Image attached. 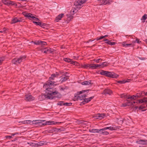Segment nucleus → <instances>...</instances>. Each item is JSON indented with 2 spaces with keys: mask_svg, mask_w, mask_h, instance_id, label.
Masks as SVG:
<instances>
[{
  "mask_svg": "<svg viewBox=\"0 0 147 147\" xmlns=\"http://www.w3.org/2000/svg\"><path fill=\"white\" fill-rule=\"evenodd\" d=\"M55 83V82L48 81L43 86V88L46 89L45 92L47 94L46 97L48 99H53L54 96L58 93L56 88L52 87V85H54Z\"/></svg>",
  "mask_w": 147,
  "mask_h": 147,
  "instance_id": "1",
  "label": "nucleus"
},
{
  "mask_svg": "<svg viewBox=\"0 0 147 147\" xmlns=\"http://www.w3.org/2000/svg\"><path fill=\"white\" fill-rule=\"evenodd\" d=\"M89 90H82L80 92H78L75 95V98L78 100H84L86 97L87 96L88 94V92Z\"/></svg>",
  "mask_w": 147,
  "mask_h": 147,
  "instance_id": "2",
  "label": "nucleus"
},
{
  "mask_svg": "<svg viewBox=\"0 0 147 147\" xmlns=\"http://www.w3.org/2000/svg\"><path fill=\"white\" fill-rule=\"evenodd\" d=\"M45 121V120H35L33 121L34 125H52L55 124L54 122L53 121H47L46 122L43 123Z\"/></svg>",
  "mask_w": 147,
  "mask_h": 147,
  "instance_id": "3",
  "label": "nucleus"
},
{
  "mask_svg": "<svg viewBox=\"0 0 147 147\" xmlns=\"http://www.w3.org/2000/svg\"><path fill=\"white\" fill-rule=\"evenodd\" d=\"M87 0H77L74 3L75 8L80 9L83 6L84 3Z\"/></svg>",
  "mask_w": 147,
  "mask_h": 147,
  "instance_id": "4",
  "label": "nucleus"
},
{
  "mask_svg": "<svg viewBox=\"0 0 147 147\" xmlns=\"http://www.w3.org/2000/svg\"><path fill=\"white\" fill-rule=\"evenodd\" d=\"M113 2V0H100V5H105L107 4H109Z\"/></svg>",
  "mask_w": 147,
  "mask_h": 147,
  "instance_id": "5",
  "label": "nucleus"
},
{
  "mask_svg": "<svg viewBox=\"0 0 147 147\" xmlns=\"http://www.w3.org/2000/svg\"><path fill=\"white\" fill-rule=\"evenodd\" d=\"M106 76L108 77L112 78H117L118 77V76L116 74L114 73H112L111 72L107 71Z\"/></svg>",
  "mask_w": 147,
  "mask_h": 147,
  "instance_id": "6",
  "label": "nucleus"
},
{
  "mask_svg": "<svg viewBox=\"0 0 147 147\" xmlns=\"http://www.w3.org/2000/svg\"><path fill=\"white\" fill-rule=\"evenodd\" d=\"M3 3L5 5H13L16 4L15 2L9 0H3Z\"/></svg>",
  "mask_w": 147,
  "mask_h": 147,
  "instance_id": "7",
  "label": "nucleus"
},
{
  "mask_svg": "<svg viewBox=\"0 0 147 147\" xmlns=\"http://www.w3.org/2000/svg\"><path fill=\"white\" fill-rule=\"evenodd\" d=\"M25 97V100L26 101H30L34 100V98L30 94L26 95Z\"/></svg>",
  "mask_w": 147,
  "mask_h": 147,
  "instance_id": "8",
  "label": "nucleus"
},
{
  "mask_svg": "<svg viewBox=\"0 0 147 147\" xmlns=\"http://www.w3.org/2000/svg\"><path fill=\"white\" fill-rule=\"evenodd\" d=\"M106 127H104L102 129H99L98 133L101 134L103 135H107L109 134V133L107 131H106L107 129H106Z\"/></svg>",
  "mask_w": 147,
  "mask_h": 147,
  "instance_id": "9",
  "label": "nucleus"
},
{
  "mask_svg": "<svg viewBox=\"0 0 147 147\" xmlns=\"http://www.w3.org/2000/svg\"><path fill=\"white\" fill-rule=\"evenodd\" d=\"M136 143L143 145H147V140H140L136 141Z\"/></svg>",
  "mask_w": 147,
  "mask_h": 147,
  "instance_id": "10",
  "label": "nucleus"
},
{
  "mask_svg": "<svg viewBox=\"0 0 147 147\" xmlns=\"http://www.w3.org/2000/svg\"><path fill=\"white\" fill-rule=\"evenodd\" d=\"M24 15L25 17L28 18L30 20H32L33 18H34L33 15L30 13H24Z\"/></svg>",
  "mask_w": 147,
  "mask_h": 147,
  "instance_id": "11",
  "label": "nucleus"
},
{
  "mask_svg": "<svg viewBox=\"0 0 147 147\" xmlns=\"http://www.w3.org/2000/svg\"><path fill=\"white\" fill-rule=\"evenodd\" d=\"M59 75L57 73H56V74H52L51 75V76L49 78V80L48 81H50L52 82H55L54 81H51L52 80H54L55 78L57 77Z\"/></svg>",
  "mask_w": 147,
  "mask_h": 147,
  "instance_id": "12",
  "label": "nucleus"
},
{
  "mask_svg": "<svg viewBox=\"0 0 147 147\" xmlns=\"http://www.w3.org/2000/svg\"><path fill=\"white\" fill-rule=\"evenodd\" d=\"M63 60L65 62H70L71 63V64H73L74 65L76 64V63H77V62H76L75 61H72V60L71 59L67 58H65L63 59Z\"/></svg>",
  "mask_w": 147,
  "mask_h": 147,
  "instance_id": "13",
  "label": "nucleus"
},
{
  "mask_svg": "<svg viewBox=\"0 0 147 147\" xmlns=\"http://www.w3.org/2000/svg\"><path fill=\"white\" fill-rule=\"evenodd\" d=\"M105 115L104 114L98 113L95 115V117L96 119H101L104 118Z\"/></svg>",
  "mask_w": 147,
  "mask_h": 147,
  "instance_id": "14",
  "label": "nucleus"
},
{
  "mask_svg": "<svg viewBox=\"0 0 147 147\" xmlns=\"http://www.w3.org/2000/svg\"><path fill=\"white\" fill-rule=\"evenodd\" d=\"M94 98V96H92L89 98L84 99L82 103L83 104H84L86 103H88L91 101V100Z\"/></svg>",
  "mask_w": 147,
  "mask_h": 147,
  "instance_id": "15",
  "label": "nucleus"
},
{
  "mask_svg": "<svg viewBox=\"0 0 147 147\" xmlns=\"http://www.w3.org/2000/svg\"><path fill=\"white\" fill-rule=\"evenodd\" d=\"M51 49H47L46 48L44 49H42V51L45 53H51L53 52L51 50Z\"/></svg>",
  "mask_w": 147,
  "mask_h": 147,
  "instance_id": "16",
  "label": "nucleus"
},
{
  "mask_svg": "<svg viewBox=\"0 0 147 147\" xmlns=\"http://www.w3.org/2000/svg\"><path fill=\"white\" fill-rule=\"evenodd\" d=\"M21 21V19L20 18H15L12 20L11 23L14 24L17 22H20Z\"/></svg>",
  "mask_w": 147,
  "mask_h": 147,
  "instance_id": "17",
  "label": "nucleus"
},
{
  "mask_svg": "<svg viewBox=\"0 0 147 147\" xmlns=\"http://www.w3.org/2000/svg\"><path fill=\"white\" fill-rule=\"evenodd\" d=\"M82 84L83 85H90L91 86L92 85V83H91V81H84L82 83Z\"/></svg>",
  "mask_w": 147,
  "mask_h": 147,
  "instance_id": "18",
  "label": "nucleus"
},
{
  "mask_svg": "<svg viewBox=\"0 0 147 147\" xmlns=\"http://www.w3.org/2000/svg\"><path fill=\"white\" fill-rule=\"evenodd\" d=\"M64 16V14H59L58 16H57L55 18V20L57 22H58L59 20H60L61 18L63 17Z\"/></svg>",
  "mask_w": 147,
  "mask_h": 147,
  "instance_id": "19",
  "label": "nucleus"
},
{
  "mask_svg": "<svg viewBox=\"0 0 147 147\" xmlns=\"http://www.w3.org/2000/svg\"><path fill=\"white\" fill-rule=\"evenodd\" d=\"M18 58H15L12 60V63L14 64L18 65L20 64Z\"/></svg>",
  "mask_w": 147,
  "mask_h": 147,
  "instance_id": "20",
  "label": "nucleus"
},
{
  "mask_svg": "<svg viewBox=\"0 0 147 147\" xmlns=\"http://www.w3.org/2000/svg\"><path fill=\"white\" fill-rule=\"evenodd\" d=\"M104 93L105 95L108 94L110 95L112 94V91L109 89H107L105 90Z\"/></svg>",
  "mask_w": 147,
  "mask_h": 147,
  "instance_id": "21",
  "label": "nucleus"
},
{
  "mask_svg": "<svg viewBox=\"0 0 147 147\" xmlns=\"http://www.w3.org/2000/svg\"><path fill=\"white\" fill-rule=\"evenodd\" d=\"M26 57V56L25 55L21 56L19 58H18L19 61L20 63L24 61Z\"/></svg>",
  "mask_w": 147,
  "mask_h": 147,
  "instance_id": "22",
  "label": "nucleus"
},
{
  "mask_svg": "<svg viewBox=\"0 0 147 147\" xmlns=\"http://www.w3.org/2000/svg\"><path fill=\"white\" fill-rule=\"evenodd\" d=\"M109 63L107 62H105L102 63L100 64H99V65H100V67H106L109 65Z\"/></svg>",
  "mask_w": 147,
  "mask_h": 147,
  "instance_id": "23",
  "label": "nucleus"
},
{
  "mask_svg": "<svg viewBox=\"0 0 147 147\" xmlns=\"http://www.w3.org/2000/svg\"><path fill=\"white\" fill-rule=\"evenodd\" d=\"M143 94L146 95V94H145V92H142L140 93L136 94V95L137 98L141 96Z\"/></svg>",
  "mask_w": 147,
  "mask_h": 147,
  "instance_id": "24",
  "label": "nucleus"
},
{
  "mask_svg": "<svg viewBox=\"0 0 147 147\" xmlns=\"http://www.w3.org/2000/svg\"><path fill=\"white\" fill-rule=\"evenodd\" d=\"M100 65H99V64H92L91 69H96L98 67H100Z\"/></svg>",
  "mask_w": 147,
  "mask_h": 147,
  "instance_id": "25",
  "label": "nucleus"
},
{
  "mask_svg": "<svg viewBox=\"0 0 147 147\" xmlns=\"http://www.w3.org/2000/svg\"><path fill=\"white\" fill-rule=\"evenodd\" d=\"M99 129H89V132L92 133H98Z\"/></svg>",
  "mask_w": 147,
  "mask_h": 147,
  "instance_id": "26",
  "label": "nucleus"
},
{
  "mask_svg": "<svg viewBox=\"0 0 147 147\" xmlns=\"http://www.w3.org/2000/svg\"><path fill=\"white\" fill-rule=\"evenodd\" d=\"M137 98L136 95L135 96L134 95H133L130 97L128 96V97L127 98L128 99H130L131 100H135Z\"/></svg>",
  "mask_w": 147,
  "mask_h": 147,
  "instance_id": "27",
  "label": "nucleus"
},
{
  "mask_svg": "<svg viewBox=\"0 0 147 147\" xmlns=\"http://www.w3.org/2000/svg\"><path fill=\"white\" fill-rule=\"evenodd\" d=\"M68 79V77L65 76L62 78L60 80V81L61 83L67 80Z\"/></svg>",
  "mask_w": 147,
  "mask_h": 147,
  "instance_id": "28",
  "label": "nucleus"
},
{
  "mask_svg": "<svg viewBox=\"0 0 147 147\" xmlns=\"http://www.w3.org/2000/svg\"><path fill=\"white\" fill-rule=\"evenodd\" d=\"M107 129H109L110 130H116L117 129V128L116 127H113L110 126L109 127H105Z\"/></svg>",
  "mask_w": 147,
  "mask_h": 147,
  "instance_id": "29",
  "label": "nucleus"
},
{
  "mask_svg": "<svg viewBox=\"0 0 147 147\" xmlns=\"http://www.w3.org/2000/svg\"><path fill=\"white\" fill-rule=\"evenodd\" d=\"M67 17V19L68 20L70 21L73 18V16L72 15H70L69 14L66 15Z\"/></svg>",
  "mask_w": 147,
  "mask_h": 147,
  "instance_id": "30",
  "label": "nucleus"
},
{
  "mask_svg": "<svg viewBox=\"0 0 147 147\" xmlns=\"http://www.w3.org/2000/svg\"><path fill=\"white\" fill-rule=\"evenodd\" d=\"M105 43H107L108 45H115V43L113 42H111L110 40H108L107 41H106Z\"/></svg>",
  "mask_w": 147,
  "mask_h": 147,
  "instance_id": "31",
  "label": "nucleus"
},
{
  "mask_svg": "<svg viewBox=\"0 0 147 147\" xmlns=\"http://www.w3.org/2000/svg\"><path fill=\"white\" fill-rule=\"evenodd\" d=\"M136 102L135 101H132V102H131V103L130 102H129V103H127L126 104H124L123 105L124 107H126L127 106H129V105L128 104H130L131 105H133V104L135 103Z\"/></svg>",
  "mask_w": 147,
  "mask_h": 147,
  "instance_id": "32",
  "label": "nucleus"
},
{
  "mask_svg": "<svg viewBox=\"0 0 147 147\" xmlns=\"http://www.w3.org/2000/svg\"><path fill=\"white\" fill-rule=\"evenodd\" d=\"M44 143L45 142L44 141H40L37 143V144L38 146H41L43 145Z\"/></svg>",
  "mask_w": 147,
  "mask_h": 147,
  "instance_id": "33",
  "label": "nucleus"
},
{
  "mask_svg": "<svg viewBox=\"0 0 147 147\" xmlns=\"http://www.w3.org/2000/svg\"><path fill=\"white\" fill-rule=\"evenodd\" d=\"M107 71L102 70L101 71L100 74L102 75L106 76Z\"/></svg>",
  "mask_w": 147,
  "mask_h": 147,
  "instance_id": "34",
  "label": "nucleus"
},
{
  "mask_svg": "<svg viewBox=\"0 0 147 147\" xmlns=\"http://www.w3.org/2000/svg\"><path fill=\"white\" fill-rule=\"evenodd\" d=\"M120 96L121 98H127V99L128 97V96L127 95H125L124 94H121Z\"/></svg>",
  "mask_w": 147,
  "mask_h": 147,
  "instance_id": "35",
  "label": "nucleus"
},
{
  "mask_svg": "<svg viewBox=\"0 0 147 147\" xmlns=\"http://www.w3.org/2000/svg\"><path fill=\"white\" fill-rule=\"evenodd\" d=\"M88 64H85L82 65V67L84 68H88Z\"/></svg>",
  "mask_w": 147,
  "mask_h": 147,
  "instance_id": "36",
  "label": "nucleus"
},
{
  "mask_svg": "<svg viewBox=\"0 0 147 147\" xmlns=\"http://www.w3.org/2000/svg\"><path fill=\"white\" fill-rule=\"evenodd\" d=\"M128 82L127 81H125V80H123L122 81H117V82L119 83H121V84H124L126 82Z\"/></svg>",
  "mask_w": 147,
  "mask_h": 147,
  "instance_id": "37",
  "label": "nucleus"
},
{
  "mask_svg": "<svg viewBox=\"0 0 147 147\" xmlns=\"http://www.w3.org/2000/svg\"><path fill=\"white\" fill-rule=\"evenodd\" d=\"M47 45V43L44 41H41V45L40 46L41 47H43L44 46H46Z\"/></svg>",
  "mask_w": 147,
  "mask_h": 147,
  "instance_id": "38",
  "label": "nucleus"
},
{
  "mask_svg": "<svg viewBox=\"0 0 147 147\" xmlns=\"http://www.w3.org/2000/svg\"><path fill=\"white\" fill-rule=\"evenodd\" d=\"M146 104H146L145 105H142L140 106L139 107V109L142 110L144 109L145 108V107H146L145 105L146 106Z\"/></svg>",
  "mask_w": 147,
  "mask_h": 147,
  "instance_id": "39",
  "label": "nucleus"
},
{
  "mask_svg": "<svg viewBox=\"0 0 147 147\" xmlns=\"http://www.w3.org/2000/svg\"><path fill=\"white\" fill-rule=\"evenodd\" d=\"M59 88L61 90H64L65 89H67L68 88L67 87H63L62 86H60Z\"/></svg>",
  "mask_w": 147,
  "mask_h": 147,
  "instance_id": "40",
  "label": "nucleus"
},
{
  "mask_svg": "<svg viewBox=\"0 0 147 147\" xmlns=\"http://www.w3.org/2000/svg\"><path fill=\"white\" fill-rule=\"evenodd\" d=\"M147 18V15L146 14H145L142 17V18L141 19V20H145Z\"/></svg>",
  "mask_w": 147,
  "mask_h": 147,
  "instance_id": "41",
  "label": "nucleus"
},
{
  "mask_svg": "<svg viewBox=\"0 0 147 147\" xmlns=\"http://www.w3.org/2000/svg\"><path fill=\"white\" fill-rule=\"evenodd\" d=\"M41 41L38 40L36 42H34V44L35 45H39L40 46V45H41Z\"/></svg>",
  "mask_w": 147,
  "mask_h": 147,
  "instance_id": "42",
  "label": "nucleus"
},
{
  "mask_svg": "<svg viewBox=\"0 0 147 147\" xmlns=\"http://www.w3.org/2000/svg\"><path fill=\"white\" fill-rule=\"evenodd\" d=\"M76 10L74 9H72L70 11V13L72 15L74 14L76 12Z\"/></svg>",
  "mask_w": 147,
  "mask_h": 147,
  "instance_id": "43",
  "label": "nucleus"
},
{
  "mask_svg": "<svg viewBox=\"0 0 147 147\" xmlns=\"http://www.w3.org/2000/svg\"><path fill=\"white\" fill-rule=\"evenodd\" d=\"M64 103L63 101H59L57 104V105L60 106L64 105Z\"/></svg>",
  "mask_w": 147,
  "mask_h": 147,
  "instance_id": "44",
  "label": "nucleus"
},
{
  "mask_svg": "<svg viewBox=\"0 0 147 147\" xmlns=\"http://www.w3.org/2000/svg\"><path fill=\"white\" fill-rule=\"evenodd\" d=\"M143 102H144V100L143 98L142 99L139 100H137V102H136V103L138 102V103H142Z\"/></svg>",
  "mask_w": 147,
  "mask_h": 147,
  "instance_id": "45",
  "label": "nucleus"
},
{
  "mask_svg": "<svg viewBox=\"0 0 147 147\" xmlns=\"http://www.w3.org/2000/svg\"><path fill=\"white\" fill-rule=\"evenodd\" d=\"M72 103H65L64 104V105L66 106H70L71 105Z\"/></svg>",
  "mask_w": 147,
  "mask_h": 147,
  "instance_id": "46",
  "label": "nucleus"
},
{
  "mask_svg": "<svg viewBox=\"0 0 147 147\" xmlns=\"http://www.w3.org/2000/svg\"><path fill=\"white\" fill-rule=\"evenodd\" d=\"M33 22L36 24L37 25H39L40 26L41 25V22Z\"/></svg>",
  "mask_w": 147,
  "mask_h": 147,
  "instance_id": "47",
  "label": "nucleus"
},
{
  "mask_svg": "<svg viewBox=\"0 0 147 147\" xmlns=\"http://www.w3.org/2000/svg\"><path fill=\"white\" fill-rule=\"evenodd\" d=\"M6 30V29L5 28H4L2 30L0 31V32L5 33Z\"/></svg>",
  "mask_w": 147,
  "mask_h": 147,
  "instance_id": "48",
  "label": "nucleus"
},
{
  "mask_svg": "<svg viewBox=\"0 0 147 147\" xmlns=\"http://www.w3.org/2000/svg\"><path fill=\"white\" fill-rule=\"evenodd\" d=\"M133 42L134 43H135L136 42H137V43H139L141 42V41H140V40L139 39H138V38H136V40H135V41H133Z\"/></svg>",
  "mask_w": 147,
  "mask_h": 147,
  "instance_id": "49",
  "label": "nucleus"
},
{
  "mask_svg": "<svg viewBox=\"0 0 147 147\" xmlns=\"http://www.w3.org/2000/svg\"><path fill=\"white\" fill-rule=\"evenodd\" d=\"M27 123L28 124H30L34 125L33 121H31V120H27Z\"/></svg>",
  "mask_w": 147,
  "mask_h": 147,
  "instance_id": "50",
  "label": "nucleus"
},
{
  "mask_svg": "<svg viewBox=\"0 0 147 147\" xmlns=\"http://www.w3.org/2000/svg\"><path fill=\"white\" fill-rule=\"evenodd\" d=\"M100 60L101 61L102 60V59H94V61H95V62L96 63H98L99 62V60Z\"/></svg>",
  "mask_w": 147,
  "mask_h": 147,
  "instance_id": "51",
  "label": "nucleus"
},
{
  "mask_svg": "<svg viewBox=\"0 0 147 147\" xmlns=\"http://www.w3.org/2000/svg\"><path fill=\"white\" fill-rule=\"evenodd\" d=\"M4 60V59L3 58H0V65H1Z\"/></svg>",
  "mask_w": 147,
  "mask_h": 147,
  "instance_id": "52",
  "label": "nucleus"
},
{
  "mask_svg": "<svg viewBox=\"0 0 147 147\" xmlns=\"http://www.w3.org/2000/svg\"><path fill=\"white\" fill-rule=\"evenodd\" d=\"M34 18H33L32 19H33L34 20L36 21H38L39 20V19L38 18L35 17L34 16Z\"/></svg>",
  "mask_w": 147,
  "mask_h": 147,
  "instance_id": "53",
  "label": "nucleus"
},
{
  "mask_svg": "<svg viewBox=\"0 0 147 147\" xmlns=\"http://www.w3.org/2000/svg\"><path fill=\"white\" fill-rule=\"evenodd\" d=\"M119 123V124H122L123 123V121L122 120H120L119 121H118Z\"/></svg>",
  "mask_w": 147,
  "mask_h": 147,
  "instance_id": "54",
  "label": "nucleus"
},
{
  "mask_svg": "<svg viewBox=\"0 0 147 147\" xmlns=\"http://www.w3.org/2000/svg\"><path fill=\"white\" fill-rule=\"evenodd\" d=\"M45 24L41 23V25L40 26L42 27H43L44 26H45Z\"/></svg>",
  "mask_w": 147,
  "mask_h": 147,
  "instance_id": "55",
  "label": "nucleus"
},
{
  "mask_svg": "<svg viewBox=\"0 0 147 147\" xmlns=\"http://www.w3.org/2000/svg\"><path fill=\"white\" fill-rule=\"evenodd\" d=\"M22 122L23 124H28L27 120H25L22 121Z\"/></svg>",
  "mask_w": 147,
  "mask_h": 147,
  "instance_id": "56",
  "label": "nucleus"
},
{
  "mask_svg": "<svg viewBox=\"0 0 147 147\" xmlns=\"http://www.w3.org/2000/svg\"><path fill=\"white\" fill-rule=\"evenodd\" d=\"M55 131H59L61 130V129L59 128H55Z\"/></svg>",
  "mask_w": 147,
  "mask_h": 147,
  "instance_id": "57",
  "label": "nucleus"
},
{
  "mask_svg": "<svg viewBox=\"0 0 147 147\" xmlns=\"http://www.w3.org/2000/svg\"><path fill=\"white\" fill-rule=\"evenodd\" d=\"M102 38V36H100L99 38L97 37L96 39L97 40H100V39H102V38Z\"/></svg>",
  "mask_w": 147,
  "mask_h": 147,
  "instance_id": "58",
  "label": "nucleus"
},
{
  "mask_svg": "<svg viewBox=\"0 0 147 147\" xmlns=\"http://www.w3.org/2000/svg\"><path fill=\"white\" fill-rule=\"evenodd\" d=\"M122 44L123 47H125L126 46L125 45L126 44H125V42H122Z\"/></svg>",
  "mask_w": 147,
  "mask_h": 147,
  "instance_id": "59",
  "label": "nucleus"
},
{
  "mask_svg": "<svg viewBox=\"0 0 147 147\" xmlns=\"http://www.w3.org/2000/svg\"><path fill=\"white\" fill-rule=\"evenodd\" d=\"M131 45V44H126L125 45L126 46L125 47H127L129 46H130Z\"/></svg>",
  "mask_w": 147,
  "mask_h": 147,
  "instance_id": "60",
  "label": "nucleus"
},
{
  "mask_svg": "<svg viewBox=\"0 0 147 147\" xmlns=\"http://www.w3.org/2000/svg\"><path fill=\"white\" fill-rule=\"evenodd\" d=\"M108 36V35H105V36H102V38H102L103 39L104 38L107 37Z\"/></svg>",
  "mask_w": 147,
  "mask_h": 147,
  "instance_id": "61",
  "label": "nucleus"
},
{
  "mask_svg": "<svg viewBox=\"0 0 147 147\" xmlns=\"http://www.w3.org/2000/svg\"><path fill=\"white\" fill-rule=\"evenodd\" d=\"M92 64H89L88 65V68H89L91 69L92 68Z\"/></svg>",
  "mask_w": 147,
  "mask_h": 147,
  "instance_id": "62",
  "label": "nucleus"
},
{
  "mask_svg": "<svg viewBox=\"0 0 147 147\" xmlns=\"http://www.w3.org/2000/svg\"><path fill=\"white\" fill-rule=\"evenodd\" d=\"M6 138H12V136H6Z\"/></svg>",
  "mask_w": 147,
  "mask_h": 147,
  "instance_id": "63",
  "label": "nucleus"
},
{
  "mask_svg": "<svg viewBox=\"0 0 147 147\" xmlns=\"http://www.w3.org/2000/svg\"><path fill=\"white\" fill-rule=\"evenodd\" d=\"M139 59L141 60H144L146 59V58L144 57H141V58H139Z\"/></svg>",
  "mask_w": 147,
  "mask_h": 147,
  "instance_id": "64",
  "label": "nucleus"
}]
</instances>
